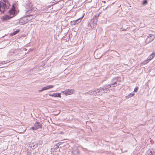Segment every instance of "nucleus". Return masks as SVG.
I'll list each match as a JSON object with an SVG mask.
<instances>
[{
    "mask_svg": "<svg viewBox=\"0 0 155 155\" xmlns=\"http://www.w3.org/2000/svg\"><path fill=\"white\" fill-rule=\"evenodd\" d=\"M6 3H8L7 0H0V11L1 12H4L8 8Z\"/></svg>",
    "mask_w": 155,
    "mask_h": 155,
    "instance_id": "1",
    "label": "nucleus"
},
{
    "mask_svg": "<svg viewBox=\"0 0 155 155\" xmlns=\"http://www.w3.org/2000/svg\"><path fill=\"white\" fill-rule=\"evenodd\" d=\"M15 6L16 5L15 4H13L12 8L9 11L8 13L10 14L9 16L12 18L14 17L17 13V11L15 9Z\"/></svg>",
    "mask_w": 155,
    "mask_h": 155,
    "instance_id": "2",
    "label": "nucleus"
},
{
    "mask_svg": "<svg viewBox=\"0 0 155 155\" xmlns=\"http://www.w3.org/2000/svg\"><path fill=\"white\" fill-rule=\"evenodd\" d=\"M154 38V35H153L150 34L146 38V44H148L153 41Z\"/></svg>",
    "mask_w": 155,
    "mask_h": 155,
    "instance_id": "3",
    "label": "nucleus"
},
{
    "mask_svg": "<svg viewBox=\"0 0 155 155\" xmlns=\"http://www.w3.org/2000/svg\"><path fill=\"white\" fill-rule=\"evenodd\" d=\"M74 92L73 89H67L62 92V93L66 95H69L72 94Z\"/></svg>",
    "mask_w": 155,
    "mask_h": 155,
    "instance_id": "4",
    "label": "nucleus"
},
{
    "mask_svg": "<svg viewBox=\"0 0 155 155\" xmlns=\"http://www.w3.org/2000/svg\"><path fill=\"white\" fill-rule=\"evenodd\" d=\"M83 17V16L82 17H81V18H79L78 19L76 20H74V21H71L70 22L71 25H76V24H78L79 22H80L81 21H80L78 22V20H80V19L82 18Z\"/></svg>",
    "mask_w": 155,
    "mask_h": 155,
    "instance_id": "5",
    "label": "nucleus"
},
{
    "mask_svg": "<svg viewBox=\"0 0 155 155\" xmlns=\"http://www.w3.org/2000/svg\"><path fill=\"white\" fill-rule=\"evenodd\" d=\"M49 96H50L54 97H61V93H54L52 94H49Z\"/></svg>",
    "mask_w": 155,
    "mask_h": 155,
    "instance_id": "6",
    "label": "nucleus"
},
{
    "mask_svg": "<svg viewBox=\"0 0 155 155\" xmlns=\"http://www.w3.org/2000/svg\"><path fill=\"white\" fill-rule=\"evenodd\" d=\"M34 126L36 128H37V129H38L39 128H41L42 126L41 124H39V123L38 122H36L34 125Z\"/></svg>",
    "mask_w": 155,
    "mask_h": 155,
    "instance_id": "7",
    "label": "nucleus"
},
{
    "mask_svg": "<svg viewBox=\"0 0 155 155\" xmlns=\"http://www.w3.org/2000/svg\"><path fill=\"white\" fill-rule=\"evenodd\" d=\"M11 18H12L10 16L6 15L3 16L2 18V19L3 21H6Z\"/></svg>",
    "mask_w": 155,
    "mask_h": 155,
    "instance_id": "8",
    "label": "nucleus"
},
{
    "mask_svg": "<svg viewBox=\"0 0 155 155\" xmlns=\"http://www.w3.org/2000/svg\"><path fill=\"white\" fill-rule=\"evenodd\" d=\"M54 87V86L53 85H48L46 87H43V90H45L49 89H50Z\"/></svg>",
    "mask_w": 155,
    "mask_h": 155,
    "instance_id": "9",
    "label": "nucleus"
},
{
    "mask_svg": "<svg viewBox=\"0 0 155 155\" xmlns=\"http://www.w3.org/2000/svg\"><path fill=\"white\" fill-rule=\"evenodd\" d=\"M155 56V52L154 51H153L152 53L148 57V59H150V60L153 59Z\"/></svg>",
    "mask_w": 155,
    "mask_h": 155,
    "instance_id": "10",
    "label": "nucleus"
},
{
    "mask_svg": "<svg viewBox=\"0 0 155 155\" xmlns=\"http://www.w3.org/2000/svg\"><path fill=\"white\" fill-rule=\"evenodd\" d=\"M20 30L19 29H17L16 31H15L13 32L11 34V36H13V35H15L17 33H18L20 32Z\"/></svg>",
    "mask_w": 155,
    "mask_h": 155,
    "instance_id": "11",
    "label": "nucleus"
},
{
    "mask_svg": "<svg viewBox=\"0 0 155 155\" xmlns=\"http://www.w3.org/2000/svg\"><path fill=\"white\" fill-rule=\"evenodd\" d=\"M150 61V59H148V58H147V60H145L142 62L141 63L143 65L146 64L149 62Z\"/></svg>",
    "mask_w": 155,
    "mask_h": 155,
    "instance_id": "12",
    "label": "nucleus"
},
{
    "mask_svg": "<svg viewBox=\"0 0 155 155\" xmlns=\"http://www.w3.org/2000/svg\"><path fill=\"white\" fill-rule=\"evenodd\" d=\"M145 155H153V154L151 151H149L147 152Z\"/></svg>",
    "mask_w": 155,
    "mask_h": 155,
    "instance_id": "13",
    "label": "nucleus"
},
{
    "mask_svg": "<svg viewBox=\"0 0 155 155\" xmlns=\"http://www.w3.org/2000/svg\"><path fill=\"white\" fill-rule=\"evenodd\" d=\"M134 95V94L130 93L127 96V97L128 98L131 97L132 96H133Z\"/></svg>",
    "mask_w": 155,
    "mask_h": 155,
    "instance_id": "14",
    "label": "nucleus"
},
{
    "mask_svg": "<svg viewBox=\"0 0 155 155\" xmlns=\"http://www.w3.org/2000/svg\"><path fill=\"white\" fill-rule=\"evenodd\" d=\"M138 90V87H136L134 89V92H137Z\"/></svg>",
    "mask_w": 155,
    "mask_h": 155,
    "instance_id": "15",
    "label": "nucleus"
},
{
    "mask_svg": "<svg viewBox=\"0 0 155 155\" xmlns=\"http://www.w3.org/2000/svg\"><path fill=\"white\" fill-rule=\"evenodd\" d=\"M30 129L33 130H37V128H36L35 126L34 127H31V128H30Z\"/></svg>",
    "mask_w": 155,
    "mask_h": 155,
    "instance_id": "16",
    "label": "nucleus"
},
{
    "mask_svg": "<svg viewBox=\"0 0 155 155\" xmlns=\"http://www.w3.org/2000/svg\"><path fill=\"white\" fill-rule=\"evenodd\" d=\"M147 3V1L146 0H144L143 2V5H145V4H146Z\"/></svg>",
    "mask_w": 155,
    "mask_h": 155,
    "instance_id": "17",
    "label": "nucleus"
},
{
    "mask_svg": "<svg viewBox=\"0 0 155 155\" xmlns=\"http://www.w3.org/2000/svg\"><path fill=\"white\" fill-rule=\"evenodd\" d=\"M44 91V90H43V88H42V89H41V90H39V92H41V91Z\"/></svg>",
    "mask_w": 155,
    "mask_h": 155,
    "instance_id": "18",
    "label": "nucleus"
},
{
    "mask_svg": "<svg viewBox=\"0 0 155 155\" xmlns=\"http://www.w3.org/2000/svg\"><path fill=\"white\" fill-rule=\"evenodd\" d=\"M22 21H23V19H21L20 20V22L21 23H22L23 24H24V23H22Z\"/></svg>",
    "mask_w": 155,
    "mask_h": 155,
    "instance_id": "19",
    "label": "nucleus"
},
{
    "mask_svg": "<svg viewBox=\"0 0 155 155\" xmlns=\"http://www.w3.org/2000/svg\"><path fill=\"white\" fill-rule=\"evenodd\" d=\"M58 145H57V148H58Z\"/></svg>",
    "mask_w": 155,
    "mask_h": 155,
    "instance_id": "20",
    "label": "nucleus"
},
{
    "mask_svg": "<svg viewBox=\"0 0 155 155\" xmlns=\"http://www.w3.org/2000/svg\"><path fill=\"white\" fill-rule=\"evenodd\" d=\"M104 3H105V1H104Z\"/></svg>",
    "mask_w": 155,
    "mask_h": 155,
    "instance_id": "21",
    "label": "nucleus"
}]
</instances>
